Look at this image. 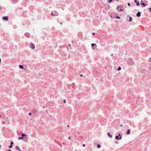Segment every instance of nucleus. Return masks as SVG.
Here are the masks:
<instances>
[{
  "mask_svg": "<svg viewBox=\"0 0 151 151\" xmlns=\"http://www.w3.org/2000/svg\"><path fill=\"white\" fill-rule=\"evenodd\" d=\"M127 63L130 65H133L134 63L132 59L129 58H127Z\"/></svg>",
  "mask_w": 151,
  "mask_h": 151,
  "instance_id": "f257e3e1",
  "label": "nucleus"
},
{
  "mask_svg": "<svg viewBox=\"0 0 151 151\" xmlns=\"http://www.w3.org/2000/svg\"><path fill=\"white\" fill-rule=\"evenodd\" d=\"M116 10L119 12L123 11L124 10L123 6L122 5L118 6L116 7Z\"/></svg>",
  "mask_w": 151,
  "mask_h": 151,
  "instance_id": "f03ea898",
  "label": "nucleus"
},
{
  "mask_svg": "<svg viewBox=\"0 0 151 151\" xmlns=\"http://www.w3.org/2000/svg\"><path fill=\"white\" fill-rule=\"evenodd\" d=\"M122 136L121 135L120 133H118V135L115 136V139L117 140H120L122 139Z\"/></svg>",
  "mask_w": 151,
  "mask_h": 151,
  "instance_id": "7ed1b4c3",
  "label": "nucleus"
},
{
  "mask_svg": "<svg viewBox=\"0 0 151 151\" xmlns=\"http://www.w3.org/2000/svg\"><path fill=\"white\" fill-rule=\"evenodd\" d=\"M18 140H24V141L26 142H27L28 141V140L27 137H23L22 136H21V137H18Z\"/></svg>",
  "mask_w": 151,
  "mask_h": 151,
  "instance_id": "20e7f679",
  "label": "nucleus"
},
{
  "mask_svg": "<svg viewBox=\"0 0 151 151\" xmlns=\"http://www.w3.org/2000/svg\"><path fill=\"white\" fill-rule=\"evenodd\" d=\"M91 48L93 50H95L96 49L97 47L96 45L94 43H93L91 44Z\"/></svg>",
  "mask_w": 151,
  "mask_h": 151,
  "instance_id": "39448f33",
  "label": "nucleus"
},
{
  "mask_svg": "<svg viewBox=\"0 0 151 151\" xmlns=\"http://www.w3.org/2000/svg\"><path fill=\"white\" fill-rule=\"evenodd\" d=\"M51 14V15L53 16H56L58 14V13L55 10L52 11Z\"/></svg>",
  "mask_w": 151,
  "mask_h": 151,
  "instance_id": "423d86ee",
  "label": "nucleus"
},
{
  "mask_svg": "<svg viewBox=\"0 0 151 151\" xmlns=\"http://www.w3.org/2000/svg\"><path fill=\"white\" fill-rule=\"evenodd\" d=\"M31 111L32 113L34 114H38V109H34L32 110Z\"/></svg>",
  "mask_w": 151,
  "mask_h": 151,
  "instance_id": "0eeeda50",
  "label": "nucleus"
},
{
  "mask_svg": "<svg viewBox=\"0 0 151 151\" xmlns=\"http://www.w3.org/2000/svg\"><path fill=\"white\" fill-rule=\"evenodd\" d=\"M127 20L128 22H131L132 20V17L131 16H129V15H128L127 18Z\"/></svg>",
  "mask_w": 151,
  "mask_h": 151,
  "instance_id": "6e6552de",
  "label": "nucleus"
},
{
  "mask_svg": "<svg viewBox=\"0 0 151 151\" xmlns=\"http://www.w3.org/2000/svg\"><path fill=\"white\" fill-rule=\"evenodd\" d=\"M29 46L32 49H34L35 48V44L32 43H31L29 45Z\"/></svg>",
  "mask_w": 151,
  "mask_h": 151,
  "instance_id": "1a4fd4ad",
  "label": "nucleus"
},
{
  "mask_svg": "<svg viewBox=\"0 0 151 151\" xmlns=\"http://www.w3.org/2000/svg\"><path fill=\"white\" fill-rule=\"evenodd\" d=\"M140 4L142 6V7H145L147 5V4H145V3L143 2L142 0L141 1H140Z\"/></svg>",
  "mask_w": 151,
  "mask_h": 151,
  "instance_id": "9d476101",
  "label": "nucleus"
},
{
  "mask_svg": "<svg viewBox=\"0 0 151 151\" xmlns=\"http://www.w3.org/2000/svg\"><path fill=\"white\" fill-rule=\"evenodd\" d=\"M78 37L79 38H81L83 36V34L81 32H79L78 33Z\"/></svg>",
  "mask_w": 151,
  "mask_h": 151,
  "instance_id": "9b49d317",
  "label": "nucleus"
},
{
  "mask_svg": "<svg viewBox=\"0 0 151 151\" xmlns=\"http://www.w3.org/2000/svg\"><path fill=\"white\" fill-rule=\"evenodd\" d=\"M24 35L25 36L28 38H29L30 36V34L29 33L27 32L25 33Z\"/></svg>",
  "mask_w": 151,
  "mask_h": 151,
  "instance_id": "f8f14e48",
  "label": "nucleus"
},
{
  "mask_svg": "<svg viewBox=\"0 0 151 151\" xmlns=\"http://www.w3.org/2000/svg\"><path fill=\"white\" fill-rule=\"evenodd\" d=\"M134 2L136 4V5L137 6H139L140 5L139 2L138 0H134Z\"/></svg>",
  "mask_w": 151,
  "mask_h": 151,
  "instance_id": "ddd939ff",
  "label": "nucleus"
},
{
  "mask_svg": "<svg viewBox=\"0 0 151 151\" xmlns=\"http://www.w3.org/2000/svg\"><path fill=\"white\" fill-rule=\"evenodd\" d=\"M2 19L4 20L8 21L9 19L8 16H4L2 17Z\"/></svg>",
  "mask_w": 151,
  "mask_h": 151,
  "instance_id": "4468645a",
  "label": "nucleus"
},
{
  "mask_svg": "<svg viewBox=\"0 0 151 151\" xmlns=\"http://www.w3.org/2000/svg\"><path fill=\"white\" fill-rule=\"evenodd\" d=\"M11 1L12 4H15L18 2L19 0H11Z\"/></svg>",
  "mask_w": 151,
  "mask_h": 151,
  "instance_id": "2eb2a0df",
  "label": "nucleus"
},
{
  "mask_svg": "<svg viewBox=\"0 0 151 151\" xmlns=\"http://www.w3.org/2000/svg\"><path fill=\"white\" fill-rule=\"evenodd\" d=\"M14 144L13 142H11L10 143V145L8 147L9 148H11L13 146V145Z\"/></svg>",
  "mask_w": 151,
  "mask_h": 151,
  "instance_id": "dca6fc26",
  "label": "nucleus"
},
{
  "mask_svg": "<svg viewBox=\"0 0 151 151\" xmlns=\"http://www.w3.org/2000/svg\"><path fill=\"white\" fill-rule=\"evenodd\" d=\"M141 16V12L138 11L136 14V16L138 17H139Z\"/></svg>",
  "mask_w": 151,
  "mask_h": 151,
  "instance_id": "f3484780",
  "label": "nucleus"
},
{
  "mask_svg": "<svg viewBox=\"0 0 151 151\" xmlns=\"http://www.w3.org/2000/svg\"><path fill=\"white\" fill-rule=\"evenodd\" d=\"M108 136L110 138H112V135L110 134V132H108L107 133Z\"/></svg>",
  "mask_w": 151,
  "mask_h": 151,
  "instance_id": "a211bd4d",
  "label": "nucleus"
},
{
  "mask_svg": "<svg viewBox=\"0 0 151 151\" xmlns=\"http://www.w3.org/2000/svg\"><path fill=\"white\" fill-rule=\"evenodd\" d=\"M130 130L129 129H128L127 130V131L126 132V134L127 135H129L130 134Z\"/></svg>",
  "mask_w": 151,
  "mask_h": 151,
  "instance_id": "6ab92c4d",
  "label": "nucleus"
},
{
  "mask_svg": "<svg viewBox=\"0 0 151 151\" xmlns=\"http://www.w3.org/2000/svg\"><path fill=\"white\" fill-rule=\"evenodd\" d=\"M15 149L16 150H18V151H21V149H19V147L18 146H16L15 147Z\"/></svg>",
  "mask_w": 151,
  "mask_h": 151,
  "instance_id": "aec40b11",
  "label": "nucleus"
},
{
  "mask_svg": "<svg viewBox=\"0 0 151 151\" xmlns=\"http://www.w3.org/2000/svg\"><path fill=\"white\" fill-rule=\"evenodd\" d=\"M21 136L23 137H27V135L25 133H22Z\"/></svg>",
  "mask_w": 151,
  "mask_h": 151,
  "instance_id": "412c9836",
  "label": "nucleus"
},
{
  "mask_svg": "<svg viewBox=\"0 0 151 151\" xmlns=\"http://www.w3.org/2000/svg\"><path fill=\"white\" fill-rule=\"evenodd\" d=\"M19 68L21 69H24V66L21 65H19Z\"/></svg>",
  "mask_w": 151,
  "mask_h": 151,
  "instance_id": "4be33fe9",
  "label": "nucleus"
},
{
  "mask_svg": "<svg viewBox=\"0 0 151 151\" xmlns=\"http://www.w3.org/2000/svg\"><path fill=\"white\" fill-rule=\"evenodd\" d=\"M110 8V6L108 4H107V7H105V9L108 10V9H109Z\"/></svg>",
  "mask_w": 151,
  "mask_h": 151,
  "instance_id": "5701e85b",
  "label": "nucleus"
},
{
  "mask_svg": "<svg viewBox=\"0 0 151 151\" xmlns=\"http://www.w3.org/2000/svg\"><path fill=\"white\" fill-rule=\"evenodd\" d=\"M87 61L88 62H91V59L89 58H87Z\"/></svg>",
  "mask_w": 151,
  "mask_h": 151,
  "instance_id": "b1692460",
  "label": "nucleus"
},
{
  "mask_svg": "<svg viewBox=\"0 0 151 151\" xmlns=\"http://www.w3.org/2000/svg\"><path fill=\"white\" fill-rule=\"evenodd\" d=\"M67 87L68 89L70 90L71 88L70 85L69 84H68L67 85Z\"/></svg>",
  "mask_w": 151,
  "mask_h": 151,
  "instance_id": "393cba45",
  "label": "nucleus"
},
{
  "mask_svg": "<svg viewBox=\"0 0 151 151\" xmlns=\"http://www.w3.org/2000/svg\"><path fill=\"white\" fill-rule=\"evenodd\" d=\"M115 17L116 18H117L118 19H120L121 18V17H120L119 16L116 15H115Z\"/></svg>",
  "mask_w": 151,
  "mask_h": 151,
  "instance_id": "a878e982",
  "label": "nucleus"
},
{
  "mask_svg": "<svg viewBox=\"0 0 151 151\" xmlns=\"http://www.w3.org/2000/svg\"><path fill=\"white\" fill-rule=\"evenodd\" d=\"M96 146H97V147L98 148H99L101 147V145L99 144H98Z\"/></svg>",
  "mask_w": 151,
  "mask_h": 151,
  "instance_id": "bb28decb",
  "label": "nucleus"
},
{
  "mask_svg": "<svg viewBox=\"0 0 151 151\" xmlns=\"http://www.w3.org/2000/svg\"><path fill=\"white\" fill-rule=\"evenodd\" d=\"M114 0H108V2L109 3H111L113 1H114Z\"/></svg>",
  "mask_w": 151,
  "mask_h": 151,
  "instance_id": "cd10ccee",
  "label": "nucleus"
},
{
  "mask_svg": "<svg viewBox=\"0 0 151 151\" xmlns=\"http://www.w3.org/2000/svg\"><path fill=\"white\" fill-rule=\"evenodd\" d=\"M121 69V68L120 66H119L117 68V70L118 71H119Z\"/></svg>",
  "mask_w": 151,
  "mask_h": 151,
  "instance_id": "c85d7f7f",
  "label": "nucleus"
},
{
  "mask_svg": "<svg viewBox=\"0 0 151 151\" xmlns=\"http://www.w3.org/2000/svg\"><path fill=\"white\" fill-rule=\"evenodd\" d=\"M63 103L65 104L66 102V101L65 99H63Z\"/></svg>",
  "mask_w": 151,
  "mask_h": 151,
  "instance_id": "c756f323",
  "label": "nucleus"
},
{
  "mask_svg": "<svg viewBox=\"0 0 151 151\" xmlns=\"http://www.w3.org/2000/svg\"><path fill=\"white\" fill-rule=\"evenodd\" d=\"M68 45L69 46V47H70V50L71 49V44H68Z\"/></svg>",
  "mask_w": 151,
  "mask_h": 151,
  "instance_id": "7c9ffc66",
  "label": "nucleus"
},
{
  "mask_svg": "<svg viewBox=\"0 0 151 151\" xmlns=\"http://www.w3.org/2000/svg\"><path fill=\"white\" fill-rule=\"evenodd\" d=\"M1 123L2 124H5V122L4 121H2L1 122Z\"/></svg>",
  "mask_w": 151,
  "mask_h": 151,
  "instance_id": "2f4dec72",
  "label": "nucleus"
},
{
  "mask_svg": "<svg viewBox=\"0 0 151 151\" xmlns=\"http://www.w3.org/2000/svg\"><path fill=\"white\" fill-rule=\"evenodd\" d=\"M29 115L30 116H32V113L31 112H29Z\"/></svg>",
  "mask_w": 151,
  "mask_h": 151,
  "instance_id": "473e14b6",
  "label": "nucleus"
},
{
  "mask_svg": "<svg viewBox=\"0 0 151 151\" xmlns=\"http://www.w3.org/2000/svg\"><path fill=\"white\" fill-rule=\"evenodd\" d=\"M61 51V50L60 49H59L58 50V52H60Z\"/></svg>",
  "mask_w": 151,
  "mask_h": 151,
  "instance_id": "72a5a7b5",
  "label": "nucleus"
},
{
  "mask_svg": "<svg viewBox=\"0 0 151 151\" xmlns=\"http://www.w3.org/2000/svg\"><path fill=\"white\" fill-rule=\"evenodd\" d=\"M127 4L129 6H130L131 5L130 4L129 2H128Z\"/></svg>",
  "mask_w": 151,
  "mask_h": 151,
  "instance_id": "f704fd0d",
  "label": "nucleus"
},
{
  "mask_svg": "<svg viewBox=\"0 0 151 151\" xmlns=\"http://www.w3.org/2000/svg\"><path fill=\"white\" fill-rule=\"evenodd\" d=\"M148 9L150 10V11L151 12V7H150Z\"/></svg>",
  "mask_w": 151,
  "mask_h": 151,
  "instance_id": "c9c22d12",
  "label": "nucleus"
},
{
  "mask_svg": "<svg viewBox=\"0 0 151 151\" xmlns=\"http://www.w3.org/2000/svg\"><path fill=\"white\" fill-rule=\"evenodd\" d=\"M93 35L94 36L95 35V32H93L92 33Z\"/></svg>",
  "mask_w": 151,
  "mask_h": 151,
  "instance_id": "e433bc0d",
  "label": "nucleus"
},
{
  "mask_svg": "<svg viewBox=\"0 0 151 151\" xmlns=\"http://www.w3.org/2000/svg\"><path fill=\"white\" fill-rule=\"evenodd\" d=\"M113 18H114V19H115V18H116L115 17V15H113Z\"/></svg>",
  "mask_w": 151,
  "mask_h": 151,
  "instance_id": "4c0bfd02",
  "label": "nucleus"
},
{
  "mask_svg": "<svg viewBox=\"0 0 151 151\" xmlns=\"http://www.w3.org/2000/svg\"><path fill=\"white\" fill-rule=\"evenodd\" d=\"M113 15H111L110 16V17L111 18H113Z\"/></svg>",
  "mask_w": 151,
  "mask_h": 151,
  "instance_id": "58836bf2",
  "label": "nucleus"
},
{
  "mask_svg": "<svg viewBox=\"0 0 151 151\" xmlns=\"http://www.w3.org/2000/svg\"><path fill=\"white\" fill-rule=\"evenodd\" d=\"M82 146H83V147H84L85 146V144H83L82 145Z\"/></svg>",
  "mask_w": 151,
  "mask_h": 151,
  "instance_id": "ea45409f",
  "label": "nucleus"
},
{
  "mask_svg": "<svg viewBox=\"0 0 151 151\" xmlns=\"http://www.w3.org/2000/svg\"><path fill=\"white\" fill-rule=\"evenodd\" d=\"M80 76L81 77H82L83 76V75L82 74H80Z\"/></svg>",
  "mask_w": 151,
  "mask_h": 151,
  "instance_id": "a19ab883",
  "label": "nucleus"
},
{
  "mask_svg": "<svg viewBox=\"0 0 151 151\" xmlns=\"http://www.w3.org/2000/svg\"><path fill=\"white\" fill-rule=\"evenodd\" d=\"M71 139V137H69L68 138V139Z\"/></svg>",
  "mask_w": 151,
  "mask_h": 151,
  "instance_id": "79ce46f5",
  "label": "nucleus"
},
{
  "mask_svg": "<svg viewBox=\"0 0 151 151\" xmlns=\"http://www.w3.org/2000/svg\"><path fill=\"white\" fill-rule=\"evenodd\" d=\"M115 143H116V144H118V142H117V141H115Z\"/></svg>",
  "mask_w": 151,
  "mask_h": 151,
  "instance_id": "37998d69",
  "label": "nucleus"
},
{
  "mask_svg": "<svg viewBox=\"0 0 151 151\" xmlns=\"http://www.w3.org/2000/svg\"><path fill=\"white\" fill-rule=\"evenodd\" d=\"M15 26H14V29H15V28H16L17 27H15Z\"/></svg>",
  "mask_w": 151,
  "mask_h": 151,
  "instance_id": "c03bdc74",
  "label": "nucleus"
},
{
  "mask_svg": "<svg viewBox=\"0 0 151 151\" xmlns=\"http://www.w3.org/2000/svg\"><path fill=\"white\" fill-rule=\"evenodd\" d=\"M8 151H12V150L10 149H9Z\"/></svg>",
  "mask_w": 151,
  "mask_h": 151,
  "instance_id": "a18cd8bd",
  "label": "nucleus"
},
{
  "mask_svg": "<svg viewBox=\"0 0 151 151\" xmlns=\"http://www.w3.org/2000/svg\"><path fill=\"white\" fill-rule=\"evenodd\" d=\"M113 54H111V57L113 56Z\"/></svg>",
  "mask_w": 151,
  "mask_h": 151,
  "instance_id": "49530a36",
  "label": "nucleus"
},
{
  "mask_svg": "<svg viewBox=\"0 0 151 151\" xmlns=\"http://www.w3.org/2000/svg\"><path fill=\"white\" fill-rule=\"evenodd\" d=\"M67 127H69V125H67Z\"/></svg>",
  "mask_w": 151,
  "mask_h": 151,
  "instance_id": "de8ad7c7",
  "label": "nucleus"
},
{
  "mask_svg": "<svg viewBox=\"0 0 151 151\" xmlns=\"http://www.w3.org/2000/svg\"><path fill=\"white\" fill-rule=\"evenodd\" d=\"M1 59L0 58V63H1Z\"/></svg>",
  "mask_w": 151,
  "mask_h": 151,
  "instance_id": "09e8293b",
  "label": "nucleus"
},
{
  "mask_svg": "<svg viewBox=\"0 0 151 151\" xmlns=\"http://www.w3.org/2000/svg\"><path fill=\"white\" fill-rule=\"evenodd\" d=\"M60 24L62 25V23L61 22Z\"/></svg>",
  "mask_w": 151,
  "mask_h": 151,
  "instance_id": "8fccbe9b",
  "label": "nucleus"
},
{
  "mask_svg": "<svg viewBox=\"0 0 151 151\" xmlns=\"http://www.w3.org/2000/svg\"><path fill=\"white\" fill-rule=\"evenodd\" d=\"M120 126L121 127H122L123 126V125H120Z\"/></svg>",
  "mask_w": 151,
  "mask_h": 151,
  "instance_id": "3c124183",
  "label": "nucleus"
},
{
  "mask_svg": "<svg viewBox=\"0 0 151 151\" xmlns=\"http://www.w3.org/2000/svg\"><path fill=\"white\" fill-rule=\"evenodd\" d=\"M26 1H27L28 2H29V1H28V0H25Z\"/></svg>",
  "mask_w": 151,
  "mask_h": 151,
  "instance_id": "603ef678",
  "label": "nucleus"
},
{
  "mask_svg": "<svg viewBox=\"0 0 151 151\" xmlns=\"http://www.w3.org/2000/svg\"><path fill=\"white\" fill-rule=\"evenodd\" d=\"M45 107V106H43V108H44Z\"/></svg>",
  "mask_w": 151,
  "mask_h": 151,
  "instance_id": "864d4df0",
  "label": "nucleus"
},
{
  "mask_svg": "<svg viewBox=\"0 0 151 151\" xmlns=\"http://www.w3.org/2000/svg\"><path fill=\"white\" fill-rule=\"evenodd\" d=\"M114 47H116V46L115 45H114Z\"/></svg>",
  "mask_w": 151,
  "mask_h": 151,
  "instance_id": "5fc2aeb1",
  "label": "nucleus"
},
{
  "mask_svg": "<svg viewBox=\"0 0 151 151\" xmlns=\"http://www.w3.org/2000/svg\"><path fill=\"white\" fill-rule=\"evenodd\" d=\"M1 145H0V149L1 148Z\"/></svg>",
  "mask_w": 151,
  "mask_h": 151,
  "instance_id": "6e6d98bb",
  "label": "nucleus"
},
{
  "mask_svg": "<svg viewBox=\"0 0 151 151\" xmlns=\"http://www.w3.org/2000/svg\"><path fill=\"white\" fill-rule=\"evenodd\" d=\"M1 6H0V10L1 9Z\"/></svg>",
  "mask_w": 151,
  "mask_h": 151,
  "instance_id": "4d7b16f0",
  "label": "nucleus"
},
{
  "mask_svg": "<svg viewBox=\"0 0 151 151\" xmlns=\"http://www.w3.org/2000/svg\"><path fill=\"white\" fill-rule=\"evenodd\" d=\"M78 134H79V132H78Z\"/></svg>",
  "mask_w": 151,
  "mask_h": 151,
  "instance_id": "13d9d810",
  "label": "nucleus"
},
{
  "mask_svg": "<svg viewBox=\"0 0 151 151\" xmlns=\"http://www.w3.org/2000/svg\"><path fill=\"white\" fill-rule=\"evenodd\" d=\"M72 43H74L73 42V41H72Z\"/></svg>",
  "mask_w": 151,
  "mask_h": 151,
  "instance_id": "bf43d9fd",
  "label": "nucleus"
},
{
  "mask_svg": "<svg viewBox=\"0 0 151 151\" xmlns=\"http://www.w3.org/2000/svg\"><path fill=\"white\" fill-rule=\"evenodd\" d=\"M149 59H151V57Z\"/></svg>",
  "mask_w": 151,
  "mask_h": 151,
  "instance_id": "052dcab7",
  "label": "nucleus"
},
{
  "mask_svg": "<svg viewBox=\"0 0 151 151\" xmlns=\"http://www.w3.org/2000/svg\"><path fill=\"white\" fill-rule=\"evenodd\" d=\"M114 57H113V58H114Z\"/></svg>",
  "mask_w": 151,
  "mask_h": 151,
  "instance_id": "680f3d73",
  "label": "nucleus"
},
{
  "mask_svg": "<svg viewBox=\"0 0 151 151\" xmlns=\"http://www.w3.org/2000/svg\"><path fill=\"white\" fill-rule=\"evenodd\" d=\"M150 62H151V60H150Z\"/></svg>",
  "mask_w": 151,
  "mask_h": 151,
  "instance_id": "e2e57ef3",
  "label": "nucleus"
},
{
  "mask_svg": "<svg viewBox=\"0 0 151 151\" xmlns=\"http://www.w3.org/2000/svg\"><path fill=\"white\" fill-rule=\"evenodd\" d=\"M46 111L47 112V110H46Z\"/></svg>",
  "mask_w": 151,
  "mask_h": 151,
  "instance_id": "0e129e2a",
  "label": "nucleus"
},
{
  "mask_svg": "<svg viewBox=\"0 0 151 151\" xmlns=\"http://www.w3.org/2000/svg\"><path fill=\"white\" fill-rule=\"evenodd\" d=\"M24 70H25V69H24Z\"/></svg>",
  "mask_w": 151,
  "mask_h": 151,
  "instance_id": "69168bd1",
  "label": "nucleus"
},
{
  "mask_svg": "<svg viewBox=\"0 0 151 151\" xmlns=\"http://www.w3.org/2000/svg\"><path fill=\"white\" fill-rule=\"evenodd\" d=\"M0 117H1V116H0Z\"/></svg>",
  "mask_w": 151,
  "mask_h": 151,
  "instance_id": "338daca9",
  "label": "nucleus"
}]
</instances>
